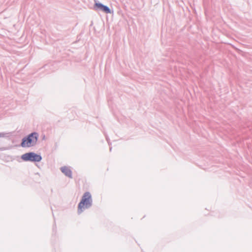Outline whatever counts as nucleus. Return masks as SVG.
I'll use <instances>...</instances> for the list:
<instances>
[{
	"label": "nucleus",
	"instance_id": "1",
	"mask_svg": "<svg viewBox=\"0 0 252 252\" xmlns=\"http://www.w3.org/2000/svg\"><path fill=\"white\" fill-rule=\"evenodd\" d=\"M93 205V199L91 194L89 191L85 192L82 197L80 202L78 205L77 212L80 214L85 209L91 208Z\"/></svg>",
	"mask_w": 252,
	"mask_h": 252
},
{
	"label": "nucleus",
	"instance_id": "6",
	"mask_svg": "<svg viewBox=\"0 0 252 252\" xmlns=\"http://www.w3.org/2000/svg\"><path fill=\"white\" fill-rule=\"evenodd\" d=\"M5 135V133H0V137H3Z\"/></svg>",
	"mask_w": 252,
	"mask_h": 252
},
{
	"label": "nucleus",
	"instance_id": "2",
	"mask_svg": "<svg viewBox=\"0 0 252 252\" xmlns=\"http://www.w3.org/2000/svg\"><path fill=\"white\" fill-rule=\"evenodd\" d=\"M39 134L32 132L22 138L20 146L23 148H29L35 146L38 141Z\"/></svg>",
	"mask_w": 252,
	"mask_h": 252
},
{
	"label": "nucleus",
	"instance_id": "4",
	"mask_svg": "<svg viewBox=\"0 0 252 252\" xmlns=\"http://www.w3.org/2000/svg\"><path fill=\"white\" fill-rule=\"evenodd\" d=\"M94 8L96 10H99L107 14L111 13V9L108 6L99 2H95L94 4Z\"/></svg>",
	"mask_w": 252,
	"mask_h": 252
},
{
	"label": "nucleus",
	"instance_id": "5",
	"mask_svg": "<svg viewBox=\"0 0 252 252\" xmlns=\"http://www.w3.org/2000/svg\"><path fill=\"white\" fill-rule=\"evenodd\" d=\"M61 171L67 177L72 178V172L71 170L66 166H63L61 168Z\"/></svg>",
	"mask_w": 252,
	"mask_h": 252
},
{
	"label": "nucleus",
	"instance_id": "7",
	"mask_svg": "<svg viewBox=\"0 0 252 252\" xmlns=\"http://www.w3.org/2000/svg\"><path fill=\"white\" fill-rule=\"evenodd\" d=\"M111 149H112V148H111V147H110V151H111Z\"/></svg>",
	"mask_w": 252,
	"mask_h": 252
},
{
	"label": "nucleus",
	"instance_id": "3",
	"mask_svg": "<svg viewBox=\"0 0 252 252\" xmlns=\"http://www.w3.org/2000/svg\"><path fill=\"white\" fill-rule=\"evenodd\" d=\"M21 159L25 161L39 162L42 160V157L39 154L31 152L22 155Z\"/></svg>",
	"mask_w": 252,
	"mask_h": 252
}]
</instances>
